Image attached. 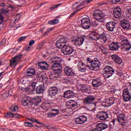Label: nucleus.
Returning a JSON list of instances; mask_svg holds the SVG:
<instances>
[{
	"instance_id": "nucleus-31",
	"label": "nucleus",
	"mask_w": 131,
	"mask_h": 131,
	"mask_svg": "<svg viewBox=\"0 0 131 131\" xmlns=\"http://www.w3.org/2000/svg\"><path fill=\"white\" fill-rule=\"evenodd\" d=\"M9 97V92H5L0 96V101H4Z\"/></svg>"
},
{
	"instance_id": "nucleus-63",
	"label": "nucleus",
	"mask_w": 131,
	"mask_h": 131,
	"mask_svg": "<svg viewBox=\"0 0 131 131\" xmlns=\"http://www.w3.org/2000/svg\"><path fill=\"white\" fill-rule=\"evenodd\" d=\"M40 78H41L42 80H43L44 79H46V77L45 76V75H43L42 74V75H41Z\"/></svg>"
},
{
	"instance_id": "nucleus-22",
	"label": "nucleus",
	"mask_w": 131,
	"mask_h": 131,
	"mask_svg": "<svg viewBox=\"0 0 131 131\" xmlns=\"http://www.w3.org/2000/svg\"><path fill=\"white\" fill-rule=\"evenodd\" d=\"M86 66H88L81 61L78 63V67L81 72H84L86 70Z\"/></svg>"
},
{
	"instance_id": "nucleus-32",
	"label": "nucleus",
	"mask_w": 131,
	"mask_h": 131,
	"mask_svg": "<svg viewBox=\"0 0 131 131\" xmlns=\"http://www.w3.org/2000/svg\"><path fill=\"white\" fill-rule=\"evenodd\" d=\"M55 73L58 75L57 77H60L61 76V72H62V67H60L58 69H54Z\"/></svg>"
},
{
	"instance_id": "nucleus-57",
	"label": "nucleus",
	"mask_w": 131,
	"mask_h": 131,
	"mask_svg": "<svg viewBox=\"0 0 131 131\" xmlns=\"http://www.w3.org/2000/svg\"><path fill=\"white\" fill-rule=\"evenodd\" d=\"M13 117H15L16 119H18L20 117V115L18 114H13Z\"/></svg>"
},
{
	"instance_id": "nucleus-50",
	"label": "nucleus",
	"mask_w": 131,
	"mask_h": 131,
	"mask_svg": "<svg viewBox=\"0 0 131 131\" xmlns=\"http://www.w3.org/2000/svg\"><path fill=\"white\" fill-rule=\"evenodd\" d=\"M25 126H29L30 127H31L32 126H33V125L32 124V123L29 122H26L25 123Z\"/></svg>"
},
{
	"instance_id": "nucleus-3",
	"label": "nucleus",
	"mask_w": 131,
	"mask_h": 131,
	"mask_svg": "<svg viewBox=\"0 0 131 131\" xmlns=\"http://www.w3.org/2000/svg\"><path fill=\"white\" fill-rule=\"evenodd\" d=\"M104 70L105 78H109V77H111L114 74V69L109 66H106Z\"/></svg>"
},
{
	"instance_id": "nucleus-46",
	"label": "nucleus",
	"mask_w": 131,
	"mask_h": 131,
	"mask_svg": "<svg viewBox=\"0 0 131 131\" xmlns=\"http://www.w3.org/2000/svg\"><path fill=\"white\" fill-rule=\"evenodd\" d=\"M31 121H32L33 122H36V123H38V124H42V123H41V122H39V121L33 118H31Z\"/></svg>"
},
{
	"instance_id": "nucleus-62",
	"label": "nucleus",
	"mask_w": 131,
	"mask_h": 131,
	"mask_svg": "<svg viewBox=\"0 0 131 131\" xmlns=\"http://www.w3.org/2000/svg\"><path fill=\"white\" fill-rule=\"evenodd\" d=\"M117 74L119 76H122L123 73H122V72H118Z\"/></svg>"
},
{
	"instance_id": "nucleus-1",
	"label": "nucleus",
	"mask_w": 131,
	"mask_h": 131,
	"mask_svg": "<svg viewBox=\"0 0 131 131\" xmlns=\"http://www.w3.org/2000/svg\"><path fill=\"white\" fill-rule=\"evenodd\" d=\"M93 17L98 22L103 23L105 21V14L100 10H96L93 13Z\"/></svg>"
},
{
	"instance_id": "nucleus-29",
	"label": "nucleus",
	"mask_w": 131,
	"mask_h": 131,
	"mask_svg": "<svg viewBox=\"0 0 131 131\" xmlns=\"http://www.w3.org/2000/svg\"><path fill=\"white\" fill-rule=\"evenodd\" d=\"M60 67H62V64H61L58 61L51 66V68H54V69H58V68H60Z\"/></svg>"
},
{
	"instance_id": "nucleus-39",
	"label": "nucleus",
	"mask_w": 131,
	"mask_h": 131,
	"mask_svg": "<svg viewBox=\"0 0 131 131\" xmlns=\"http://www.w3.org/2000/svg\"><path fill=\"white\" fill-rule=\"evenodd\" d=\"M68 104H70L69 105L71 107H76L77 106V103L74 100H70L68 102Z\"/></svg>"
},
{
	"instance_id": "nucleus-45",
	"label": "nucleus",
	"mask_w": 131,
	"mask_h": 131,
	"mask_svg": "<svg viewBox=\"0 0 131 131\" xmlns=\"http://www.w3.org/2000/svg\"><path fill=\"white\" fill-rule=\"evenodd\" d=\"M4 15H3V14L0 13V25H2V24L4 23Z\"/></svg>"
},
{
	"instance_id": "nucleus-34",
	"label": "nucleus",
	"mask_w": 131,
	"mask_h": 131,
	"mask_svg": "<svg viewBox=\"0 0 131 131\" xmlns=\"http://www.w3.org/2000/svg\"><path fill=\"white\" fill-rule=\"evenodd\" d=\"M94 61V60H93V59H92L90 57H88L86 59V66L87 67L89 68V67H91V66L92 65V64L93 63V62Z\"/></svg>"
},
{
	"instance_id": "nucleus-4",
	"label": "nucleus",
	"mask_w": 131,
	"mask_h": 131,
	"mask_svg": "<svg viewBox=\"0 0 131 131\" xmlns=\"http://www.w3.org/2000/svg\"><path fill=\"white\" fill-rule=\"evenodd\" d=\"M92 35L93 36V38H94L95 40H98V39H102L103 42H106V41H107V37H106V34H105V33H102L101 34L93 33Z\"/></svg>"
},
{
	"instance_id": "nucleus-26",
	"label": "nucleus",
	"mask_w": 131,
	"mask_h": 131,
	"mask_svg": "<svg viewBox=\"0 0 131 131\" xmlns=\"http://www.w3.org/2000/svg\"><path fill=\"white\" fill-rule=\"evenodd\" d=\"M45 91V85H39L36 89V92L37 94H42Z\"/></svg>"
},
{
	"instance_id": "nucleus-53",
	"label": "nucleus",
	"mask_w": 131,
	"mask_h": 131,
	"mask_svg": "<svg viewBox=\"0 0 131 131\" xmlns=\"http://www.w3.org/2000/svg\"><path fill=\"white\" fill-rule=\"evenodd\" d=\"M54 29V28H51L50 29H48L47 31L44 33V35H47L48 33H49L50 31H52Z\"/></svg>"
},
{
	"instance_id": "nucleus-48",
	"label": "nucleus",
	"mask_w": 131,
	"mask_h": 131,
	"mask_svg": "<svg viewBox=\"0 0 131 131\" xmlns=\"http://www.w3.org/2000/svg\"><path fill=\"white\" fill-rule=\"evenodd\" d=\"M41 69L43 70H49V64L48 65L44 64V66L40 67Z\"/></svg>"
},
{
	"instance_id": "nucleus-60",
	"label": "nucleus",
	"mask_w": 131,
	"mask_h": 131,
	"mask_svg": "<svg viewBox=\"0 0 131 131\" xmlns=\"http://www.w3.org/2000/svg\"><path fill=\"white\" fill-rule=\"evenodd\" d=\"M41 72H39L37 74H36V78H38V77H40H40L41 76Z\"/></svg>"
},
{
	"instance_id": "nucleus-18",
	"label": "nucleus",
	"mask_w": 131,
	"mask_h": 131,
	"mask_svg": "<svg viewBox=\"0 0 131 131\" xmlns=\"http://www.w3.org/2000/svg\"><path fill=\"white\" fill-rule=\"evenodd\" d=\"M108 47L111 51H118V49L120 48L118 42H115L111 43Z\"/></svg>"
},
{
	"instance_id": "nucleus-7",
	"label": "nucleus",
	"mask_w": 131,
	"mask_h": 131,
	"mask_svg": "<svg viewBox=\"0 0 131 131\" xmlns=\"http://www.w3.org/2000/svg\"><path fill=\"white\" fill-rule=\"evenodd\" d=\"M66 42L67 40L65 38H60L56 42V45L57 48L59 49H64L66 46Z\"/></svg>"
},
{
	"instance_id": "nucleus-25",
	"label": "nucleus",
	"mask_w": 131,
	"mask_h": 131,
	"mask_svg": "<svg viewBox=\"0 0 131 131\" xmlns=\"http://www.w3.org/2000/svg\"><path fill=\"white\" fill-rule=\"evenodd\" d=\"M64 72L68 76H71L72 75H74V72L72 70V69L68 67H66L64 68Z\"/></svg>"
},
{
	"instance_id": "nucleus-12",
	"label": "nucleus",
	"mask_w": 131,
	"mask_h": 131,
	"mask_svg": "<svg viewBox=\"0 0 131 131\" xmlns=\"http://www.w3.org/2000/svg\"><path fill=\"white\" fill-rule=\"evenodd\" d=\"M88 120V118L85 116H81L77 117L75 120L76 124H83Z\"/></svg>"
},
{
	"instance_id": "nucleus-58",
	"label": "nucleus",
	"mask_w": 131,
	"mask_h": 131,
	"mask_svg": "<svg viewBox=\"0 0 131 131\" xmlns=\"http://www.w3.org/2000/svg\"><path fill=\"white\" fill-rule=\"evenodd\" d=\"M34 42H35L34 40H32L29 42V45L30 46H33V45H34Z\"/></svg>"
},
{
	"instance_id": "nucleus-55",
	"label": "nucleus",
	"mask_w": 131,
	"mask_h": 131,
	"mask_svg": "<svg viewBox=\"0 0 131 131\" xmlns=\"http://www.w3.org/2000/svg\"><path fill=\"white\" fill-rule=\"evenodd\" d=\"M32 100H33V101H34V102H37V103H38L40 99H39V98L36 97L32 98Z\"/></svg>"
},
{
	"instance_id": "nucleus-43",
	"label": "nucleus",
	"mask_w": 131,
	"mask_h": 131,
	"mask_svg": "<svg viewBox=\"0 0 131 131\" xmlns=\"http://www.w3.org/2000/svg\"><path fill=\"white\" fill-rule=\"evenodd\" d=\"M83 9H84V7H82L81 8H80L79 10H76V11L74 12L73 13H72L71 14L70 18H71V17L74 16V15H75V14H76V13H77L78 12H79V11H81V10H82Z\"/></svg>"
},
{
	"instance_id": "nucleus-15",
	"label": "nucleus",
	"mask_w": 131,
	"mask_h": 131,
	"mask_svg": "<svg viewBox=\"0 0 131 131\" xmlns=\"http://www.w3.org/2000/svg\"><path fill=\"white\" fill-rule=\"evenodd\" d=\"M121 26L123 29H129L130 28V24H129V21L126 20V19H122L121 20Z\"/></svg>"
},
{
	"instance_id": "nucleus-36",
	"label": "nucleus",
	"mask_w": 131,
	"mask_h": 131,
	"mask_svg": "<svg viewBox=\"0 0 131 131\" xmlns=\"http://www.w3.org/2000/svg\"><path fill=\"white\" fill-rule=\"evenodd\" d=\"M58 57H53L49 60V62L51 64H55V63L58 61Z\"/></svg>"
},
{
	"instance_id": "nucleus-42",
	"label": "nucleus",
	"mask_w": 131,
	"mask_h": 131,
	"mask_svg": "<svg viewBox=\"0 0 131 131\" xmlns=\"http://www.w3.org/2000/svg\"><path fill=\"white\" fill-rule=\"evenodd\" d=\"M91 25H92L93 27H98L99 26V23L96 21H93L92 23H91Z\"/></svg>"
},
{
	"instance_id": "nucleus-33",
	"label": "nucleus",
	"mask_w": 131,
	"mask_h": 131,
	"mask_svg": "<svg viewBox=\"0 0 131 131\" xmlns=\"http://www.w3.org/2000/svg\"><path fill=\"white\" fill-rule=\"evenodd\" d=\"M23 105L26 106H28V105H33V103L28 99H25L23 101Z\"/></svg>"
},
{
	"instance_id": "nucleus-14",
	"label": "nucleus",
	"mask_w": 131,
	"mask_h": 131,
	"mask_svg": "<svg viewBox=\"0 0 131 131\" xmlns=\"http://www.w3.org/2000/svg\"><path fill=\"white\" fill-rule=\"evenodd\" d=\"M95 101V97L93 96H88L84 98L83 102L85 105H91V104L94 103Z\"/></svg>"
},
{
	"instance_id": "nucleus-27",
	"label": "nucleus",
	"mask_w": 131,
	"mask_h": 131,
	"mask_svg": "<svg viewBox=\"0 0 131 131\" xmlns=\"http://www.w3.org/2000/svg\"><path fill=\"white\" fill-rule=\"evenodd\" d=\"M83 41H84V38L81 37L76 39L75 43L77 46H81L83 43Z\"/></svg>"
},
{
	"instance_id": "nucleus-28",
	"label": "nucleus",
	"mask_w": 131,
	"mask_h": 131,
	"mask_svg": "<svg viewBox=\"0 0 131 131\" xmlns=\"http://www.w3.org/2000/svg\"><path fill=\"white\" fill-rule=\"evenodd\" d=\"M35 74V70L33 69H28L27 72V75L28 76H33Z\"/></svg>"
},
{
	"instance_id": "nucleus-24",
	"label": "nucleus",
	"mask_w": 131,
	"mask_h": 131,
	"mask_svg": "<svg viewBox=\"0 0 131 131\" xmlns=\"http://www.w3.org/2000/svg\"><path fill=\"white\" fill-rule=\"evenodd\" d=\"M114 15L117 19L120 18L121 16V9L120 8L115 9L114 10Z\"/></svg>"
},
{
	"instance_id": "nucleus-40",
	"label": "nucleus",
	"mask_w": 131,
	"mask_h": 131,
	"mask_svg": "<svg viewBox=\"0 0 131 131\" xmlns=\"http://www.w3.org/2000/svg\"><path fill=\"white\" fill-rule=\"evenodd\" d=\"M110 101H111V99H108L107 100V102H106L104 103V107H110V106H111V105H112L113 104H114V101H112V102H110Z\"/></svg>"
},
{
	"instance_id": "nucleus-38",
	"label": "nucleus",
	"mask_w": 131,
	"mask_h": 131,
	"mask_svg": "<svg viewBox=\"0 0 131 131\" xmlns=\"http://www.w3.org/2000/svg\"><path fill=\"white\" fill-rule=\"evenodd\" d=\"M19 109V107L17 105H12L9 107L10 111L11 112H15Z\"/></svg>"
},
{
	"instance_id": "nucleus-56",
	"label": "nucleus",
	"mask_w": 131,
	"mask_h": 131,
	"mask_svg": "<svg viewBox=\"0 0 131 131\" xmlns=\"http://www.w3.org/2000/svg\"><path fill=\"white\" fill-rule=\"evenodd\" d=\"M6 39H5V38L3 39L0 43L1 46H4V45H5V43H6Z\"/></svg>"
},
{
	"instance_id": "nucleus-64",
	"label": "nucleus",
	"mask_w": 131,
	"mask_h": 131,
	"mask_svg": "<svg viewBox=\"0 0 131 131\" xmlns=\"http://www.w3.org/2000/svg\"><path fill=\"white\" fill-rule=\"evenodd\" d=\"M21 16L20 15V14H17L16 16V17L18 19V20H19V19H20Z\"/></svg>"
},
{
	"instance_id": "nucleus-9",
	"label": "nucleus",
	"mask_w": 131,
	"mask_h": 131,
	"mask_svg": "<svg viewBox=\"0 0 131 131\" xmlns=\"http://www.w3.org/2000/svg\"><path fill=\"white\" fill-rule=\"evenodd\" d=\"M97 118L100 120H106L108 117V114L106 112H99L96 115Z\"/></svg>"
},
{
	"instance_id": "nucleus-54",
	"label": "nucleus",
	"mask_w": 131,
	"mask_h": 131,
	"mask_svg": "<svg viewBox=\"0 0 131 131\" xmlns=\"http://www.w3.org/2000/svg\"><path fill=\"white\" fill-rule=\"evenodd\" d=\"M59 6H61V4L55 5L53 6V7H51L50 9L51 10H55V9H57V8H58V7H59Z\"/></svg>"
},
{
	"instance_id": "nucleus-16",
	"label": "nucleus",
	"mask_w": 131,
	"mask_h": 131,
	"mask_svg": "<svg viewBox=\"0 0 131 131\" xmlns=\"http://www.w3.org/2000/svg\"><path fill=\"white\" fill-rule=\"evenodd\" d=\"M75 93L73 91L68 90L66 91L63 94L64 98H67V99H71L74 98Z\"/></svg>"
},
{
	"instance_id": "nucleus-30",
	"label": "nucleus",
	"mask_w": 131,
	"mask_h": 131,
	"mask_svg": "<svg viewBox=\"0 0 131 131\" xmlns=\"http://www.w3.org/2000/svg\"><path fill=\"white\" fill-rule=\"evenodd\" d=\"M52 111H56V113L52 112L48 114L49 117H54V116H56V115H58V114H59V110L53 109L52 110Z\"/></svg>"
},
{
	"instance_id": "nucleus-49",
	"label": "nucleus",
	"mask_w": 131,
	"mask_h": 131,
	"mask_svg": "<svg viewBox=\"0 0 131 131\" xmlns=\"http://www.w3.org/2000/svg\"><path fill=\"white\" fill-rule=\"evenodd\" d=\"M5 117L11 118L13 117L14 115L13 114H12L11 113H7L6 114H5Z\"/></svg>"
},
{
	"instance_id": "nucleus-59",
	"label": "nucleus",
	"mask_w": 131,
	"mask_h": 131,
	"mask_svg": "<svg viewBox=\"0 0 131 131\" xmlns=\"http://www.w3.org/2000/svg\"><path fill=\"white\" fill-rule=\"evenodd\" d=\"M1 13H3V14H6V13H8V11L5 9H3L1 10Z\"/></svg>"
},
{
	"instance_id": "nucleus-51",
	"label": "nucleus",
	"mask_w": 131,
	"mask_h": 131,
	"mask_svg": "<svg viewBox=\"0 0 131 131\" xmlns=\"http://www.w3.org/2000/svg\"><path fill=\"white\" fill-rule=\"evenodd\" d=\"M40 125H42L43 126H45V127H47V129H52V127L50 125H46V124H44L42 123V124H40Z\"/></svg>"
},
{
	"instance_id": "nucleus-35",
	"label": "nucleus",
	"mask_w": 131,
	"mask_h": 131,
	"mask_svg": "<svg viewBox=\"0 0 131 131\" xmlns=\"http://www.w3.org/2000/svg\"><path fill=\"white\" fill-rule=\"evenodd\" d=\"M48 23L50 25H56V24H58V23H59V20H58V19H54L48 21Z\"/></svg>"
},
{
	"instance_id": "nucleus-6",
	"label": "nucleus",
	"mask_w": 131,
	"mask_h": 131,
	"mask_svg": "<svg viewBox=\"0 0 131 131\" xmlns=\"http://www.w3.org/2000/svg\"><path fill=\"white\" fill-rule=\"evenodd\" d=\"M81 25L84 29H90L91 27V20L88 17L83 18L81 20Z\"/></svg>"
},
{
	"instance_id": "nucleus-41",
	"label": "nucleus",
	"mask_w": 131,
	"mask_h": 131,
	"mask_svg": "<svg viewBox=\"0 0 131 131\" xmlns=\"http://www.w3.org/2000/svg\"><path fill=\"white\" fill-rule=\"evenodd\" d=\"M100 49L101 52H102V53H103V54H105L106 55H107V54H108V49H106V48H105V47L101 46L100 47Z\"/></svg>"
},
{
	"instance_id": "nucleus-61",
	"label": "nucleus",
	"mask_w": 131,
	"mask_h": 131,
	"mask_svg": "<svg viewBox=\"0 0 131 131\" xmlns=\"http://www.w3.org/2000/svg\"><path fill=\"white\" fill-rule=\"evenodd\" d=\"M110 124L111 125H114L115 124V120L113 119V120H112V121H111V122H110Z\"/></svg>"
},
{
	"instance_id": "nucleus-52",
	"label": "nucleus",
	"mask_w": 131,
	"mask_h": 131,
	"mask_svg": "<svg viewBox=\"0 0 131 131\" xmlns=\"http://www.w3.org/2000/svg\"><path fill=\"white\" fill-rule=\"evenodd\" d=\"M26 38V36H23L19 37V38L18 39V42H21V41H23V40H25Z\"/></svg>"
},
{
	"instance_id": "nucleus-37",
	"label": "nucleus",
	"mask_w": 131,
	"mask_h": 131,
	"mask_svg": "<svg viewBox=\"0 0 131 131\" xmlns=\"http://www.w3.org/2000/svg\"><path fill=\"white\" fill-rule=\"evenodd\" d=\"M81 91L82 93H88L89 92V87L85 85H83L81 87Z\"/></svg>"
},
{
	"instance_id": "nucleus-17",
	"label": "nucleus",
	"mask_w": 131,
	"mask_h": 131,
	"mask_svg": "<svg viewBox=\"0 0 131 131\" xmlns=\"http://www.w3.org/2000/svg\"><path fill=\"white\" fill-rule=\"evenodd\" d=\"M63 54L64 55H71L74 52V50L72 47L66 45L63 48Z\"/></svg>"
},
{
	"instance_id": "nucleus-19",
	"label": "nucleus",
	"mask_w": 131,
	"mask_h": 131,
	"mask_svg": "<svg viewBox=\"0 0 131 131\" xmlns=\"http://www.w3.org/2000/svg\"><path fill=\"white\" fill-rule=\"evenodd\" d=\"M102 79L101 78H97L96 79H94L92 81L93 86L95 88H98L102 84Z\"/></svg>"
},
{
	"instance_id": "nucleus-20",
	"label": "nucleus",
	"mask_w": 131,
	"mask_h": 131,
	"mask_svg": "<svg viewBox=\"0 0 131 131\" xmlns=\"http://www.w3.org/2000/svg\"><path fill=\"white\" fill-rule=\"evenodd\" d=\"M36 84H37V82H32L28 88H26V92H29L30 93H32L34 90H35V87L36 86Z\"/></svg>"
},
{
	"instance_id": "nucleus-2",
	"label": "nucleus",
	"mask_w": 131,
	"mask_h": 131,
	"mask_svg": "<svg viewBox=\"0 0 131 131\" xmlns=\"http://www.w3.org/2000/svg\"><path fill=\"white\" fill-rule=\"evenodd\" d=\"M121 48L126 51V52L129 51L131 48V45L128 41L127 38L122 40L121 42Z\"/></svg>"
},
{
	"instance_id": "nucleus-8",
	"label": "nucleus",
	"mask_w": 131,
	"mask_h": 131,
	"mask_svg": "<svg viewBox=\"0 0 131 131\" xmlns=\"http://www.w3.org/2000/svg\"><path fill=\"white\" fill-rule=\"evenodd\" d=\"M88 68L90 70H94V71H98L100 70V61L98 60H94L90 67Z\"/></svg>"
},
{
	"instance_id": "nucleus-5",
	"label": "nucleus",
	"mask_w": 131,
	"mask_h": 131,
	"mask_svg": "<svg viewBox=\"0 0 131 131\" xmlns=\"http://www.w3.org/2000/svg\"><path fill=\"white\" fill-rule=\"evenodd\" d=\"M23 57V55L22 54H19L14 57L13 59L10 60L11 63L10 64V66L11 67H13L14 65V66H16L17 64H18V62H21Z\"/></svg>"
},
{
	"instance_id": "nucleus-44",
	"label": "nucleus",
	"mask_w": 131,
	"mask_h": 131,
	"mask_svg": "<svg viewBox=\"0 0 131 131\" xmlns=\"http://www.w3.org/2000/svg\"><path fill=\"white\" fill-rule=\"evenodd\" d=\"M45 65H48V63H47L46 61H43V62H40L38 63V66L40 68L42 67V66H43Z\"/></svg>"
},
{
	"instance_id": "nucleus-11",
	"label": "nucleus",
	"mask_w": 131,
	"mask_h": 131,
	"mask_svg": "<svg viewBox=\"0 0 131 131\" xmlns=\"http://www.w3.org/2000/svg\"><path fill=\"white\" fill-rule=\"evenodd\" d=\"M108 127V125L106 123H99L96 125V127L92 130V131H102L106 129Z\"/></svg>"
},
{
	"instance_id": "nucleus-10",
	"label": "nucleus",
	"mask_w": 131,
	"mask_h": 131,
	"mask_svg": "<svg viewBox=\"0 0 131 131\" xmlns=\"http://www.w3.org/2000/svg\"><path fill=\"white\" fill-rule=\"evenodd\" d=\"M126 117L123 114H120L118 116V121L122 126H125Z\"/></svg>"
},
{
	"instance_id": "nucleus-47",
	"label": "nucleus",
	"mask_w": 131,
	"mask_h": 131,
	"mask_svg": "<svg viewBox=\"0 0 131 131\" xmlns=\"http://www.w3.org/2000/svg\"><path fill=\"white\" fill-rule=\"evenodd\" d=\"M85 5V2H82L81 3H80V5H77L75 8V10H77V9H79L81 6H84Z\"/></svg>"
},
{
	"instance_id": "nucleus-23",
	"label": "nucleus",
	"mask_w": 131,
	"mask_h": 131,
	"mask_svg": "<svg viewBox=\"0 0 131 131\" xmlns=\"http://www.w3.org/2000/svg\"><path fill=\"white\" fill-rule=\"evenodd\" d=\"M58 93L57 87H51L49 89V96H55Z\"/></svg>"
},
{
	"instance_id": "nucleus-13",
	"label": "nucleus",
	"mask_w": 131,
	"mask_h": 131,
	"mask_svg": "<svg viewBox=\"0 0 131 131\" xmlns=\"http://www.w3.org/2000/svg\"><path fill=\"white\" fill-rule=\"evenodd\" d=\"M116 23L114 21H110L107 22L106 25L105 27L108 30V31H110V32H112V31H114V29L116 27Z\"/></svg>"
},
{
	"instance_id": "nucleus-21",
	"label": "nucleus",
	"mask_w": 131,
	"mask_h": 131,
	"mask_svg": "<svg viewBox=\"0 0 131 131\" xmlns=\"http://www.w3.org/2000/svg\"><path fill=\"white\" fill-rule=\"evenodd\" d=\"M112 59L115 63H117L118 65H120L122 63V60L121 58L116 54H113L112 55Z\"/></svg>"
}]
</instances>
